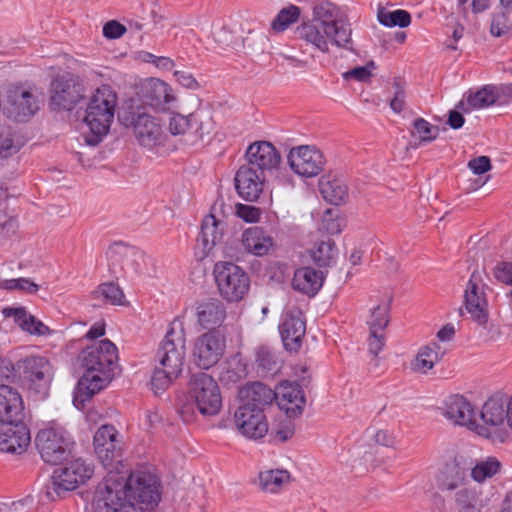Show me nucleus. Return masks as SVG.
Wrapping results in <instances>:
<instances>
[{"label": "nucleus", "instance_id": "obj_1", "mask_svg": "<svg viewBox=\"0 0 512 512\" xmlns=\"http://www.w3.org/2000/svg\"><path fill=\"white\" fill-rule=\"evenodd\" d=\"M313 19L315 25L303 23L295 29V39L305 40L323 53L329 52V43L353 50L351 24L340 7L323 0L313 7Z\"/></svg>", "mask_w": 512, "mask_h": 512}, {"label": "nucleus", "instance_id": "obj_2", "mask_svg": "<svg viewBox=\"0 0 512 512\" xmlns=\"http://www.w3.org/2000/svg\"><path fill=\"white\" fill-rule=\"evenodd\" d=\"M118 350L108 339L83 349L79 362L84 369L77 384L76 400L85 402L105 388L119 370Z\"/></svg>", "mask_w": 512, "mask_h": 512}, {"label": "nucleus", "instance_id": "obj_3", "mask_svg": "<svg viewBox=\"0 0 512 512\" xmlns=\"http://www.w3.org/2000/svg\"><path fill=\"white\" fill-rule=\"evenodd\" d=\"M186 356V334L181 324L166 332L156 353L151 388L156 395L164 392L181 375Z\"/></svg>", "mask_w": 512, "mask_h": 512}, {"label": "nucleus", "instance_id": "obj_4", "mask_svg": "<svg viewBox=\"0 0 512 512\" xmlns=\"http://www.w3.org/2000/svg\"><path fill=\"white\" fill-rule=\"evenodd\" d=\"M116 104V93L108 85H102L91 96L84 118L91 132L85 138L88 145H98L108 133L114 119Z\"/></svg>", "mask_w": 512, "mask_h": 512}, {"label": "nucleus", "instance_id": "obj_5", "mask_svg": "<svg viewBox=\"0 0 512 512\" xmlns=\"http://www.w3.org/2000/svg\"><path fill=\"white\" fill-rule=\"evenodd\" d=\"M35 444L45 463L57 465L71 455L75 443L64 428L48 427L37 433Z\"/></svg>", "mask_w": 512, "mask_h": 512}, {"label": "nucleus", "instance_id": "obj_6", "mask_svg": "<svg viewBox=\"0 0 512 512\" xmlns=\"http://www.w3.org/2000/svg\"><path fill=\"white\" fill-rule=\"evenodd\" d=\"M17 367L23 386L37 399H45L52 380L49 360L42 356H29L18 362Z\"/></svg>", "mask_w": 512, "mask_h": 512}, {"label": "nucleus", "instance_id": "obj_7", "mask_svg": "<svg viewBox=\"0 0 512 512\" xmlns=\"http://www.w3.org/2000/svg\"><path fill=\"white\" fill-rule=\"evenodd\" d=\"M214 277L220 295L228 302H239L250 289L249 275L232 262H218L214 266Z\"/></svg>", "mask_w": 512, "mask_h": 512}, {"label": "nucleus", "instance_id": "obj_8", "mask_svg": "<svg viewBox=\"0 0 512 512\" xmlns=\"http://www.w3.org/2000/svg\"><path fill=\"white\" fill-rule=\"evenodd\" d=\"M190 399L204 416H214L222 407L220 388L215 379L207 373L198 372L191 376L188 384Z\"/></svg>", "mask_w": 512, "mask_h": 512}, {"label": "nucleus", "instance_id": "obj_9", "mask_svg": "<svg viewBox=\"0 0 512 512\" xmlns=\"http://www.w3.org/2000/svg\"><path fill=\"white\" fill-rule=\"evenodd\" d=\"M126 491L129 503L139 506L141 510L156 507L161 499L159 479L156 475L137 470L125 476Z\"/></svg>", "mask_w": 512, "mask_h": 512}, {"label": "nucleus", "instance_id": "obj_10", "mask_svg": "<svg viewBox=\"0 0 512 512\" xmlns=\"http://www.w3.org/2000/svg\"><path fill=\"white\" fill-rule=\"evenodd\" d=\"M288 380L280 382L279 390H272L262 382H251L242 386L238 391L240 405L264 410L273 401L278 408L288 415V393L285 392Z\"/></svg>", "mask_w": 512, "mask_h": 512}, {"label": "nucleus", "instance_id": "obj_11", "mask_svg": "<svg viewBox=\"0 0 512 512\" xmlns=\"http://www.w3.org/2000/svg\"><path fill=\"white\" fill-rule=\"evenodd\" d=\"M93 504L98 512H113L114 509L130 504L125 475L110 470L103 481L98 484Z\"/></svg>", "mask_w": 512, "mask_h": 512}, {"label": "nucleus", "instance_id": "obj_12", "mask_svg": "<svg viewBox=\"0 0 512 512\" xmlns=\"http://www.w3.org/2000/svg\"><path fill=\"white\" fill-rule=\"evenodd\" d=\"M311 359L290 365V420L303 415L307 394L313 389Z\"/></svg>", "mask_w": 512, "mask_h": 512}, {"label": "nucleus", "instance_id": "obj_13", "mask_svg": "<svg viewBox=\"0 0 512 512\" xmlns=\"http://www.w3.org/2000/svg\"><path fill=\"white\" fill-rule=\"evenodd\" d=\"M93 470L81 459L67 463L64 467L55 469L51 476V484L47 486V497L55 500V496L76 489L92 476Z\"/></svg>", "mask_w": 512, "mask_h": 512}, {"label": "nucleus", "instance_id": "obj_14", "mask_svg": "<svg viewBox=\"0 0 512 512\" xmlns=\"http://www.w3.org/2000/svg\"><path fill=\"white\" fill-rule=\"evenodd\" d=\"M50 93V107L52 110H72L84 99L85 88L78 77L66 74L53 79Z\"/></svg>", "mask_w": 512, "mask_h": 512}, {"label": "nucleus", "instance_id": "obj_15", "mask_svg": "<svg viewBox=\"0 0 512 512\" xmlns=\"http://www.w3.org/2000/svg\"><path fill=\"white\" fill-rule=\"evenodd\" d=\"M226 349V337L221 330H211L199 335L193 344L192 356L196 366L209 369L222 358Z\"/></svg>", "mask_w": 512, "mask_h": 512}, {"label": "nucleus", "instance_id": "obj_16", "mask_svg": "<svg viewBox=\"0 0 512 512\" xmlns=\"http://www.w3.org/2000/svg\"><path fill=\"white\" fill-rule=\"evenodd\" d=\"M326 160L314 145L290 147V169L302 177H314L324 170Z\"/></svg>", "mask_w": 512, "mask_h": 512}, {"label": "nucleus", "instance_id": "obj_17", "mask_svg": "<svg viewBox=\"0 0 512 512\" xmlns=\"http://www.w3.org/2000/svg\"><path fill=\"white\" fill-rule=\"evenodd\" d=\"M245 164L252 169L258 170L266 175V173H274L277 171L281 163V154L268 141H255L246 149Z\"/></svg>", "mask_w": 512, "mask_h": 512}, {"label": "nucleus", "instance_id": "obj_18", "mask_svg": "<svg viewBox=\"0 0 512 512\" xmlns=\"http://www.w3.org/2000/svg\"><path fill=\"white\" fill-rule=\"evenodd\" d=\"M470 467L462 457H454L446 461L436 474L437 488L443 492H454L470 483Z\"/></svg>", "mask_w": 512, "mask_h": 512}, {"label": "nucleus", "instance_id": "obj_19", "mask_svg": "<svg viewBox=\"0 0 512 512\" xmlns=\"http://www.w3.org/2000/svg\"><path fill=\"white\" fill-rule=\"evenodd\" d=\"M118 432L112 425L101 426L94 435V450L106 468H112L114 463L121 461V448L117 439Z\"/></svg>", "mask_w": 512, "mask_h": 512}, {"label": "nucleus", "instance_id": "obj_20", "mask_svg": "<svg viewBox=\"0 0 512 512\" xmlns=\"http://www.w3.org/2000/svg\"><path fill=\"white\" fill-rule=\"evenodd\" d=\"M126 121L133 127L135 137L141 146L154 148L162 144L164 133L154 117L146 113H131Z\"/></svg>", "mask_w": 512, "mask_h": 512}, {"label": "nucleus", "instance_id": "obj_21", "mask_svg": "<svg viewBox=\"0 0 512 512\" xmlns=\"http://www.w3.org/2000/svg\"><path fill=\"white\" fill-rule=\"evenodd\" d=\"M237 430L250 439H260L268 432L264 410L240 405L234 413Z\"/></svg>", "mask_w": 512, "mask_h": 512}, {"label": "nucleus", "instance_id": "obj_22", "mask_svg": "<svg viewBox=\"0 0 512 512\" xmlns=\"http://www.w3.org/2000/svg\"><path fill=\"white\" fill-rule=\"evenodd\" d=\"M265 179V174L243 164L234 177L236 191L246 201H257L263 192Z\"/></svg>", "mask_w": 512, "mask_h": 512}, {"label": "nucleus", "instance_id": "obj_23", "mask_svg": "<svg viewBox=\"0 0 512 512\" xmlns=\"http://www.w3.org/2000/svg\"><path fill=\"white\" fill-rule=\"evenodd\" d=\"M480 281V276L474 271L465 289L464 306L476 323L485 325L488 320L487 301L484 292L479 288Z\"/></svg>", "mask_w": 512, "mask_h": 512}, {"label": "nucleus", "instance_id": "obj_24", "mask_svg": "<svg viewBox=\"0 0 512 512\" xmlns=\"http://www.w3.org/2000/svg\"><path fill=\"white\" fill-rule=\"evenodd\" d=\"M8 114L15 121L24 122L39 110V101L33 91L17 87L9 92Z\"/></svg>", "mask_w": 512, "mask_h": 512}, {"label": "nucleus", "instance_id": "obj_25", "mask_svg": "<svg viewBox=\"0 0 512 512\" xmlns=\"http://www.w3.org/2000/svg\"><path fill=\"white\" fill-rule=\"evenodd\" d=\"M24 418L21 394L9 385L0 384V422L2 424L24 423Z\"/></svg>", "mask_w": 512, "mask_h": 512}, {"label": "nucleus", "instance_id": "obj_26", "mask_svg": "<svg viewBox=\"0 0 512 512\" xmlns=\"http://www.w3.org/2000/svg\"><path fill=\"white\" fill-rule=\"evenodd\" d=\"M31 437L25 423L2 424L0 427V451L21 454L26 451Z\"/></svg>", "mask_w": 512, "mask_h": 512}, {"label": "nucleus", "instance_id": "obj_27", "mask_svg": "<svg viewBox=\"0 0 512 512\" xmlns=\"http://www.w3.org/2000/svg\"><path fill=\"white\" fill-rule=\"evenodd\" d=\"M142 102L155 110H166L170 103L176 100L171 87L164 81L156 78L147 80L141 86Z\"/></svg>", "mask_w": 512, "mask_h": 512}, {"label": "nucleus", "instance_id": "obj_28", "mask_svg": "<svg viewBox=\"0 0 512 512\" xmlns=\"http://www.w3.org/2000/svg\"><path fill=\"white\" fill-rule=\"evenodd\" d=\"M226 314L225 305L217 298H209L196 305L197 324L208 331L219 330L218 328L226 319Z\"/></svg>", "mask_w": 512, "mask_h": 512}, {"label": "nucleus", "instance_id": "obj_29", "mask_svg": "<svg viewBox=\"0 0 512 512\" xmlns=\"http://www.w3.org/2000/svg\"><path fill=\"white\" fill-rule=\"evenodd\" d=\"M322 198L335 206L345 204L349 199V187L345 180L332 171L323 174L318 182Z\"/></svg>", "mask_w": 512, "mask_h": 512}, {"label": "nucleus", "instance_id": "obj_30", "mask_svg": "<svg viewBox=\"0 0 512 512\" xmlns=\"http://www.w3.org/2000/svg\"><path fill=\"white\" fill-rule=\"evenodd\" d=\"M326 272L312 267H301L294 271L291 286L308 297H314L322 288Z\"/></svg>", "mask_w": 512, "mask_h": 512}, {"label": "nucleus", "instance_id": "obj_31", "mask_svg": "<svg viewBox=\"0 0 512 512\" xmlns=\"http://www.w3.org/2000/svg\"><path fill=\"white\" fill-rule=\"evenodd\" d=\"M241 243L250 254L258 257L265 256L274 246L273 238L259 226L249 227L243 231Z\"/></svg>", "mask_w": 512, "mask_h": 512}, {"label": "nucleus", "instance_id": "obj_32", "mask_svg": "<svg viewBox=\"0 0 512 512\" xmlns=\"http://www.w3.org/2000/svg\"><path fill=\"white\" fill-rule=\"evenodd\" d=\"M446 418L458 425L475 424V410L467 399L459 394L449 396L445 401Z\"/></svg>", "mask_w": 512, "mask_h": 512}, {"label": "nucleus", "instance_id": "obj_33", "mask_svg": "<svg viewBox=\"0 0 512 512\" xmlns=\"http://www.w3.org/2000/svg\"><path fill=\"white\" fill-rule=\"evenodd\" d=\"M223 222L216 219L213 214L204 217L201 232L197 238V246L202 248L201 257L208 256L209 252L222 241Z\"/></svg>", "mask_w": 512, "mask_h": 512}, {"label": "nucleus", "instance_id": "obj_34", "mask_svg": "<svg viewBox=\"0 0 512 512\" xmlns=\"http://www.w3.org/2000/svg\"><path fill=\"white\" fill-rule=\"evenodd\" d=\"M190 129L188 134L192 137L191 141H202L205 137H209L215 127L212 114L206 109H197L190 113Z\"/></svg>", "mask_w": 512, "mask_h": 512}, {"label": "nucleus", "instance_id": "obj_35", "mask_svg": "<svg viewBox=\"0 0 512 512\" xmlns=\"http://www.w3.org/2000/svg\"><path fill=\"white\" fill-rule=\"evenodd\" d=\"M339 251L334 240L328 238L314 244L309 255L319 269H327L336 264Z\"/></svg>", "mask_w": 512, "mask_h": 512}, {"label": "nucleus", "instance_id": "obj_36", "mask_svg": "<svg viewBox=\"0 0 512 512\" xmlns=\"http://www.w3.org/2000/svg\"><path fill=\"white\" fill-rule=\"evenodd\" d=\"M440 350L441 347L437 343L421 347L411 363L412 370L426 374L441 360L444 353Z\"/></svg>", "mask_w": 512, "mask_h": 512}, {"label": "nucleus", "instance_id": "obj_37", "mask_svg": "<svg viewBox=\"0 0 512 512\" xmlns=\"http://www.w3.org/2000/svg\"><path fill=\"white\" fill-rule=\"evenodd\" d=\"M507 398L492 396L484 403L481 410L482 420L491 426H498L505 422Z\"/></svg>", "mask_w": 512, "mask_h": 512}, {"label": "nucleus", "instance_id": "obj_38", "mask_svg": "<svg viewBox=\"0 0 512 512\" xmlns=\"http://www.w3.org/2000/svg\"><path fill=\"white\" fill-rule=\"evenodd\" d=\"M288 481V473L283 469H270L258 474V487L265 493L280 492Z\"/></svg>", "mask_w": 512, "mask_h": 512}, {"label": "nucleus", "instance_id": "obj_39", "mask_svg": "<svg viewBox=\"0 0 512 512\" xmlns=\"http://www.w3.org/2000/svg\"><path fill=\"white\" fill-rule=\"evenodd\" d=\"M257 371L262 375L276 374L282 367L278 355L268 346L262 345L255 350Z\"/></svg>", "mask_w": 512, "mask_h": 512}, {"label": "nucleus", "instance_id": "obj_40", "mask_svg": "<svg viewBox=\"0 0 512 512\" xmlns=\"http://www.w3.org/2000/svg\"><path fill=\"white\" fill-rule=\"evenodd\" d=\"M248 374L247 365L240 354L229 357L222 365L220 380L226 383H236Z\"/></svg>", "mask_w": 512, "mask_h": 512}, {"label": "nucleus", "instance_id": "obj_41", "mask_svg": "<svg viewBox=\"0 0 512 512\" xmlns=\"http://www.w3.org/2000/svg\"><path fill=\"white\" fill-rule=\"evenodd\" d=\"M305 334L306 318L304 313L298 308L290 310V354L301 348Z\"/></svg>", "mask_w": 512, "mask_h": 512}, {"label": "nucleus", "instance_id": "obj_42", "mask_svg": "<svg viewBox=\"0 0 512 512\" xmlns=\"http://www.w3.org/2000/svg\"><path fill=\"white\" fill-rule=\"evenodd\" d=\"M500 468L501 463L496 457H488L483 461H479L473 468H470L469 478L471 477L474 481L482 483L497 474Z\"/></svg>", "mask_w": 512, "mask_h": 512}, {"label": "nucleus", "instance_id": "obj_43", "mask_svg": "<svg viewBox=\"0 0 512 512\" xmlns=\"http://www.w3.org/2000/svg\"><path fill=\"white\" fill-rule=\"evenodd\" d=\"M377 18L380 24L386 27L405 28L411 24V14L403 9L388 11L384 8L378 10Z\"/></svg>", "mask_w": 512, "mask_h": 512}, {"label": "nucleus", "instance_id": "obj_44", "mask_svg": "<svg viewBox=\"0 0 512 512\" xmlns=\"http://www.w3.org/2000/svg\"><path fill=\"white\" fill-rule=\"evenodd\" d=\"M494 85H485L467 96V104L473 109H480L497 104Z\"/></svg>", "mask_w": 512, "mask_h": 512}, {"label": "nucleus", "instance_id": "obj_45", "mask_svg": "<svg viewBox=\"0 0 512 512\" xmlns=\"http://www.w3.org/2000/svg\"><path fill=\"white\" fill-rule=\"evenodd\" d=\"M345 226V219L338 209L328 208L323 212L320 230L330 235L340 234Z\"/></svg>", "mask_w": 512, "mask_h": 512}, {"label": "nucleus", "instance_id": "obj_46", "mask_svg": "<svg viewBox=\"0 0 512 512\" xmlns=\"http://www.w3.org/2000/svg\"><path fill=\"white\" fill-rule=\"evenodd\" d=\"M414 131L419 135V142L414 147H419L423 144L431 143L439 134V128L433 126L424 118H417L413 122Z\"/></svg>", "mask_w": 512, "mask_h": 512}, {"label": "nucleus", "instance_id": "obj_47", "mask_svg": "<svg viewBox=\"0 0 512 512\" xmlns=\"http://www.w3.org/2000/svg\"><path fill=\"white\" fill-rule=\"evenodd\" d=\"M94 297H103L112 305H122L124 293L122 289L113 282L100 284L93 292Z\"/></svg>", "mask_w": 512, "mask_h": 512}, {"label": "nucleus", "instance_id": "obj_48", "mask_svg": "<svg viewBox=\"0 0 512 512\" xmlns=\"http://www.w3.org/2000/svg\"><path fill=\"white\" fill-rule=\"evenodd\" d=\"M390 305L389 303L380 304L371 310V315L367 324L369 330L384 331L389 323Z\"/></svg>", "mask_w": 512, "mask_h": 512}, {"label": "nucleus", "instance_id": "obj_49", "mask_svg": "<svg viewBox=\"0 0 512 512\" xmlns=\"http://www.w3.org/2000/svg\"><path fill=\"white\" fill-rule=\"evenodd\" d=\"M455 492V502L464 511L474 509L478 502V494L474 488L462 486Z\"/></svg>", "mask_w": 512, "mask_h": 512}, {"label": "nucleus", "instance_id": "obj_50", "mask_svg": "<svg viewBox=\"0 0 512 512\" xmlns=\"http://www.w3.org/2000/svg\"><path fill=\"white\" fill-rule=\"evenodd\" d=\"M510 11L503 10L492 15L490 33L494 37H501L510 31Z\"/></svg>", "mask_w": 512, "mask_h": 512}, {"label": "nucleus", "instance_id": "obj_51", "mask_svg": "<svg viewBox=\"0 0 512 512\" xmlns=\"http://www.w3.org/2000/svg\"><path fill=\"white\" fill-rule=\"evenodd\" d=\"M13 141L12 131L9 127H0V157L7 158L19 150Z\"/></svg>", "mask_w": 512, "mask_h": 512}, {"label": "nucleus", "instance_id": "obj_52", "mask_svg": "<svg viewBox=\"0 0 512 512\" xmlns=\"http://www.w3.org/2000/svg\"><path fill=\"white\" fill-rule=\"evenodd\" d=\"M242 45L246 50V54L260 55L264 52L265 37L253 32H249L248 36L243 38Z\"/></svg>", "mask_w": 512, "mask_h": 512}, {"label": "nucleus", "instance_id": "obj_53", "mask_svg": "<svg viewBox=\"0 0 512 512\" xmlns=\"http://www.w3.org/2000/svg\"><path fill=\"white\" fill-rule=\"evenodd\" d=\"M190 121V114L185 116L179 113H173L169 119V130L171 134H188L190 129Z\"/></svg>", "mask_w": 512, "mask_h": 512}, {"label": "nucleus", "instance_id": "obj_54", "mask_svg": "<svg viewBox=\"0 0 512 512\" xmlns=\"http://www.w3.org/2000/svg\"><path fill=\"white\" fill-rule=\"evenodd\" d=\"M236 215L247 223H256L260 220L262 211L260 208L248 204L238 203L235 206Z\"/></svg>", "mask_w": 512, "mask_h": 512}, {"label": "nucleus", "instance_id": "obj_55", "mask_svg": "<svg viewBox=\"0 0 512 512\" xmlns=\"http://www.w3.org/2000/svg\"><path fill=\"white\" fill-rule=\"evenodd\" d=\"M4 288L8 290H21L28 293H36L39 286L28 278H18L7 280Z\"/></svg>", "mask_w": 512, "mask_h": 512}, {"label": "nucleus", "instance_id": "obj_56", "mask_svg": "<svg viewBox=\"0 0 512 512\" xmlns=\"http://www.w3.org/2000/svg\"><path fill=\"white\" fill-rule=\"evenodd\" d=\"M494 276L499 282L512 286V262L497 263L494 268Z\"/></svg>", "mask_w": 512, "mask_h": 512}, {"label": "nucleus", "instance_id": "obj_57", "mask_svg": "<svg viewBox=\"0 0 512 512\" xmlns=\"http://www.w3.org/2000/svg\"><path fill=\"white\" fill-rule=\"evenodd\" d=\"M287 265L281 261H271L267 272L271 280L277 283H283L287 276Z\"/></svg>", "mask_w": 512, "mask_h": 512}, {"label": "nucleus", "instance_id": "obj_58", "mask_svg": "<svg viewBox=\"0 0 512 512\" xmlns=\"http://www.w3.org/2000/svg\"><path fill=\"white\" fill-rule=\"evenodd\" d=\"M288 29V7H283L272 20L269 33L279 34Z\"/></svg>", "mask_w": 512, "mask_h": 512}, {"label": "nucleus", "instance_id": "obj_59", "mask_svg": "<svg viewBox=\"0 0 512 512\" xmlns=\"http://www.w3.org/2000/svg\"><path fill=\"white\" fill-rule=\"evenodd\" d=\"M384 345L385 336L383 331L370 330L368 341L369 353L376 357L378 353L383 349Z\"/></svg>", "mask_w": 512, "mask_h": 512}, {"label": "nucleus", "instance_id": "obj_60", "mask_svg": "<svg viewBox=\"0 0 512 512\" xmlns=\"http://www.w3.org/2000/svg\"><path fill=\"white\" fill-rule=\"evenodd\" d=\"M3 313L6 317H13L14 321L21 327L22 330L25 326H27L28 318L31 317V314L27 313L24 307L5 308Z\"/></svg>", "mask_w": 512, "mask_h": 512}, {"label": "nucleus", "instance_id": "obj_61", "mask_svg": "<svg viewBox=\"0 0 512 512\" xmlns=\"http://www.w3.org/2000/svg\"><path fill=\"white\" fill-rule=\"evenodd\" d=\"M468 167L476 175H482L491 170V160L488 156H479L468 162Z\"/></svg>", "mask_w": 512, "mask_h": 512}, {"label": "nucleus", "instance_id": "obj_62", "mask_svg": "<svg viewBox=\"0 0 512 512\" xmlns=\"http://www.w3.org/2000/svg\"><path fill=\"white\" fill-rule=\"evenodd\" d=\"M23 331L30 333L31 335L44 336L50 334V329L43 322L31 315L28 318L27 326L24 327Z\"/></svg>", "mask_w": 512, "mask_h": 512}, {"label": "nucleus", "instance_id": "obj_63", "mask_svg": "<svg viewBox=\"0 0 512 512\" xmlns=\"http://www.w3.org/2000/svg\"><path fill=\"white\" fill-rule=\"evenodd\" d=\"M126 27L116 20L108 21L103 27V35L108 39H117L126 32Z\"/></svg>", "mask_w": 512, "mask_h": 512}, {"label": "nucleus", "instance_id": "obj_64", "mask_svg": "<svg viewBox=\"0 0 512 512\" xmlns=\"http://www.w3.org/2000/svg\"><path fill=\"white\" fill-rule=\"evenodd\" d=\"M174 76L176 81L183 87L191 90H196L200 88L199 82L194 78V76L185 71V70H175Z\"/></svg>", "mask_w": 512, "mask_h": 512}]
</instances>
